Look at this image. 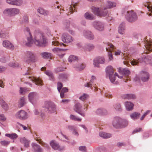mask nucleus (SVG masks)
Returning a JSON list of instances; mask_svg holds the SVG:
<instances>
[{"label":"nucleus","mask_w":152,"mask_h":152,"mask_svg":"<svg viewBox=\"0 0 152 152\" xmlns=\"http://www.w3.org/2000/svg\"><path fill=\"white\" fill-rule=\"evenodd\" d=\"M50 145L53 149L55 150H58L62 151L64 150L65 148L64 146L60 147L59 143L54 140L50 141Z\"/></svg>","instance_id":"nucleus-10"},{"label":"nucleus","mask_w":152,"mask_h":152,"mask_svg":"<svg viewBox=\"0 0 152 152\" xmlns=\"http://www.w3.org/2000/svg\"><path fill=\"white\" fill-rule=\"evenodd\" d=\"M84 47L86 50L90 51L93 50L95 46L93 44L88 43L86 44Z\"/></svg>","instance_id":"nucleus-37"},{"label":"nucleus","mask_w":152,"mask_h":152,"mask_svg":"<svg viewBox=\"0 0 152 152\" xmlns=\"http://www.w3.org/2000/svg\"><path fill=\"white\" fill-rule=\"evenodd\" d=\"M82 106L81 104L77 102L74 106V110L77 113L84 117L85 116V113L84 112L82 111Z\"/></svg>","instance_id":"nucleus-15"},{"label":"nucleus","mask_w":152,"mask_h":152,"mask_svg":"<svg viewBox=\"0 0 152 152\" xmlns=\"http://www.w3.org/2000/svg\"><path fill=\"white\" fill-rule=\"evenodd\" d=\"M37 11L40 14L43 15L44 16L47 15L48 14V12L47 11L45 10L44 9L41 8H39Z\"/></svg>","instance_id":"nucleus-45"},{"label":"nucleus","mask_w":152,"mask_h":152,"mask_svg":"<svg viewBox=\"0 0 152 152\" xmlns=\"http://www.w3.org/2000/svg\"><path fill=\"white\" fill-rule=\"evenodd\" d=\"M10 142L7 141L5 140L1 142V144L3 146H7L8 145L9 143Z\"/></svg>","instance_id":"nucleus-63"},{"label":"nucleus","mask_w":152,"mask_h":152,"mask_svg":"<svg viewBox=\"0 0 152 152\" xmlns=\"http://www.w3.org/2000/svg\"><path fill=\"white\" fill-rule=\"evenodd\" d=\"M106 44L107 46L106 48V51L108 53L109 60L110 61H113V58L111 51L114 50L115 47L113 45L109 42L107 43Z\"/></svg>","instance_id":"nucleus-11"},{"label":"nucleus","mask_w":152,"mask_h":152,"mask_svg":"<svg viewBox=\"0 0 152 152\" xmlns=\"http://www.w3.org/2000/svg\"><path fill=\"white\" fill-rule=\"evenodd\" d=\"M29 91V88H26L20 87L19 90L20 93L22 94H24L25 93Z\"/></svg>","instance_id":"nucleus-47"},{"label":"nucleus","mask_w":152,"mask_h":152,"mask_svg":"<svg viewBox=\"0 0 152 152\" xmlns=\"http://www.w3.org/2000/svg\"><path fill=\"white\" fill-rule=\"evenodd\" d=\"M135 95L132 94H125L122 95L121 98L124 99H130L135 98Z\"/></svg>","instance_id":"nucleus-28"},{"label":"nucleus","mask_w":152,"mask_h":152,"mask_svg":"<svg viewBox=\"0 0 152 152\" xmlns=\"http://www.w3.org/2000/svg\"><path fill=\"white\" fill-rule=\"evenodd\" d=\"M10 56L8 55H4V56L0 58V62L5 63L9 61L10 60Z\"/></svg>","instance_id":"nucleus-38"},{"label":"nucleus","mask_w":152,"mask_h":152,"mask_svg":"<svg viewBox=\"0 0 152 152\" xmlns=\"http://www.w3.org/2000/svg\"><path fill=\"white\" fill-rule=\"evenodd\" d=\"M6 1L9 4L17 6L21 5L23 3L22 0H6Z\"/></svg>","instance_id":"nucleus-23"},{"label":"nucleus","mask_w":152,"mask_h":152,"mask_svg":"<svg viewBox=\"0 0 152 152\" xmlns=\"http://www.w3.org/2000/svg\"><path fill=\"white\" fill-rule=\"evenodd\" d=\"M140 77L142 81L146 82L148 80L149 75L147 72L142 71L140 73Z\"/></svg>","instance_id":"nucleus-22"},{"label":"nucleus","mask_w":152,"mask_h":152,"mask_svg":"<svg viewBox=\"0 0 152 152\" xmlns=\"http://www.w3.org/2000/svg\"><path fill=\"white\" fill-rule=\"evenodd\" d=\"M147 8L148 9L149 11L151 12V13H148L147 15L149 16H152V7L149 6H147Z\"/></svg>","instance_id":"nucleus-59"},{"label":"nucleus","mask_w":152,"mask_h":152,"mask_svg":"<svg viewBox=\"0 0 152 152\" xmlns=\"http://www.w3.org/2000/svg\"><path fill=\"white\" fill-rule=\"evenodd\" d=\"M36 140L40 144L43 146L47 148H49V146L48 145V144L43 142L42 141V140L41 139L38 138L36 139Z\"/></svg>","instance_id":"nucleus-50"},{"label":"nucleus","mask_w":152,"mask_h":152,"mask_svg":"<svg viewBox=\"0 0 152 152\" xmlns=\"http://www.w3.org/2000/svg\"><path fill=\"white\" fill-rule=\"evenodd\" d=\"M83 34L84 37L89 40H93L94 38V35L92 32L88 30H84Z\"/></svg>","instance_id":"nucleus-18"},{"label":"nucleus","mask_w":152,"mask_h":152,"mask_svg":"<svg viewBox=\"0 0 152 152\" xmlns=\"http://www.w3.org/2000/svg\"><path fill=\"white\" fill-rule=\"evenodd\" d=\"M106 72L107 76H108L111 82L114 84H116V82H115V76H119L117 73H115L114 75L113 74L114 71L113 67L111 66H108L106 69Z\"/></svg>","instance_id":"nucleus-6"},{"label":"nucleus","mask_w":152,"mask_h":152,"mask_svg":"<svg viewBox=\"0 0 152 152\" xmlns=\"http://www.w3.org/2000/svg\"><path fill=\"white\" fill-rule=\"evenodd\" d=\"M107 8L96 7L94 6L91 7V9L94 13L98 16L105 17L108 20H111L112 17L110 16V13L107 10Z\"/></svg>","instance_id":"nucleus-2"},{"label":"nucleus","mask_w":152,"mask_h":152,"mask_svg":"<svg viewBox=\"0 0 152 152\" xmlns=\"http://www.w3.org/2000/svg\"><path fill=\"white\" fill-rule=\"evenodd\" d=\"M99 135L100 137L104 139L109 138L112 136V135L111 134L104 132H100L99 133Z\"/></svg>","instance_id":"nucleus-34"},{"label":"nucleus","mask_w":152,"mask_h":152,"mask_svg":"<svg viewBox=\"0 0 152 152\" xmlns=\"http://www.w3.org/2000/svg\"><path fill=\"white\" fill-rule=\"evenodd\" d=\"M20 103L19 106L20 107H23L26 103V100L24 97H22L21 98L20 101Z\"/></svg>","instance_id":"nucleus-55"},{"label":"nucleus","mask_w":152,"mask_h":152,"mask_svg":"<svg viewBox=\"0 0 152 152\" xmlns=\"http://www.w3.org/2000/svg\"><path fill=\"white\" fill-rule=\"evenodd\" d=\"M70 118L71 119L78 121H81V119L76 117L75 115H71L70 116Z\"/></svg>","instance_id":"nucleus-52"},{"label":"nucleus","mask_w":152,"mask_h":152,"mask_svg":"<svg viewBox=\"0 0 152 152\" xmlns=\"http://www.w3.org/2000/svg\"><path fill=\"white\" fill-rule=\"evenodd\" d=\"M114 108L118 111H121L122 110V108L120 104L117 103L114 105Z\"/></svg>","instance_id":"nucleus-54"},{"label":"nucleus","mask_w":152,"mask_h":152,"mask_svg":"<svg viewBox=\"0 0 152 152\" xmlns=\"http://www.w3.org/2000/svg\"><path fill=\"white\" fill-rule=\"evenodd\" d=\"M65 69L61 67H58L55 69V72L56 73H58L59 72L63 71Z\"/></svg>","instance_id":"nucleus-58"},{"label":"nucleus","mask_w":152,"mask_h":152,"mask_svg":"<svg viewBox=\"0 0 152 152\" xmlns=\"http://www.w3.org/2000/svg\"><path fill=\"white\" fill-rule=\"evenodd\" d=\"M118 71L120 73L126 75H129L130 73L129 71L126 68L121 69L120 68Z\"/></svg>","instance_id":"nucleus-32"},{"label":"nucleus","mask_w":152,"mask_h":152,"mask_svg":"<svg viewBox=\"0 0 152 152\" xmlns=\"http://www.w3.org/2000/svg\"><path fill=\"white\" fill-rule=\"evenodd\" d=\"M131 118L134 120L138 119L140 116V113L137 112H134L131 114L130 115Z\"/></svg>","instance_id":"nucleus-30"},{"label":"nucleus","mask_w":152,"mask_h":152,"mask_svg":"<svg viewBox=\"0 0 152 152\" xmlns=\"http://www.w3.org/2000/svg\"><path fill=\"white\" fill-rule=\"evenodd\" d=\"M105 60L103 57H99L95 58L93 60V64L95 66L99 67V64H103Z\"/></svg>","instance_id":"nucleus-16"},{"label":"nucleus","mask_w":152,"mask_h":152,"mask_svg":"<svg viewBox=\"0 0 152 152\" xmlns=\"http://www.w3.org/2000/svg\"><path fill=\"white\" fill-rule=\"evenodd\" d=\"M63 42L65 43H69L73 41L72 37L67 33H64L61 37Z\"/></svg>","instance_id":"nucleus-17"},{"label":"nucleus","mask_w":152,"mask_h":152,"mask_svg":"<svg viewBox=\"0 0 152 152\" xmlns=\"http://www.w3.org/2000/svg\"><path fill=\"white\" fill-rule=\"evenodd\" d=\"M125 16L126 20L130 22L135 21L137 18L135 13L132 10L127 11Z\"/></svg>","instance_id":"nucleus-8"},{"label":"nucleus","mask_w":152,"mask_h":152,"mask_svg":"<svg viewBox=\"0 0 152 152\" xmlns=\"http://www.w3.org/2000/svg\"><path fill=\"white\" fill-rule=\"evenodd\" d=\"M124 104L126 109L128 111H130L133 109L134 105L132 103L130 102L126 101Z\"/></svg>","instance_id":"nucleus-29"},{"label":"nucleus","mask_w":152,"mask_h":152,"mask_svg":"<svg viewBox=\"0 0 152 152\" xmlns=\"http://www.w3.org/2000/svg\"><path fill=\"white\" fill-rule=\"evenodd\" d=\"M5 135L12 139H15L18 137V135L15 133L6 134Z\"/></svg>","instance_id":"nucleus-49"},{"label":"nucleus","mask_w":152,"mask_h":152,"mask_svg":"<svg viewBox=\"0 0 152 152\" xmlns=\"http://www.w3.org/2000/svg\"><path fill=\"white\" fill-rule=\"evenodd\" d=\"M143 43L146 51L152 50V41L148 40V39H145L144 40ZM145 53H147V52L146 51Z\"/></svg>","instance_id":"nucleus-20"},{"label":"nucleus","mask_w":152,"mask_h":152,"mask_svg":"<svg viewBox=\"0 0 152 152\" xmlns=\"http://www.w3.org/2000/svg\"><path fill=\"white\" fill-rule=\"evenodd\" d=\"M96 79V77L94 76H92V79L90 81V82L89 83H87L84 84V86L86 87H91V88L92 89L91 87L92 86H94V85H92V83H93V80L94 79Z\"/></svg>","instance_id":"nucleus-41"},{"label":"nucleus","mask_w":152,"mask_h":152,"mask_svg":"<svg viewBox=\"0 0 152 152\" xmlns=\"http://www.w3.org/2000/svg\"><path fill=\"white\" fill-rule=\"evenodd\" d=\"M52 50L55 53H56L59 56L63 55L61 53L65 50V49L59 48H54Z\"/></svg>","instance_id":"nucleus-33"},{"label":"nucleus","mask_w":152,"mask_h":152,"mask_svg":"<svg viewBox=\"0 0 152 152\" xmlns=\"http://www.w3.org/2000/svg\"><path fill=\"white\" fill-rule=\"evenodd\" d=\"M28 18L27 16H24L23 18L22 22L23 23H26L28 22Z\"/></svg>","instance_id":"nucleus-62"},{"label":"nucleus","mask_w":152,"mask_h":152,"mask_svg":"<svg viewBox=\"0 0 152 152\" xmlns=\"http://www.w3.org/2000/svg\"><path fill=\"white\" fill-rule=\"evenodd\" d=\"M79 150L83 152H86V147L85 146H81L79 147Z\"/></svg>","instance_id":"nucleus-61"},{"label":"nucleus","mask_w":152,"mask_h":152,"mask_svg":"<svg viewBox=\"0 0 152 152\" xmlns=\"http://www.w3.org/2000/svg\"><path fill=\"white\" fill-rule=\"evenodd\" d=\"M9 65L10 67L15 68L18 67L19 64L17 62H10L9 63Z\"/></svg>","instance_id":"nucleus-56"},{"label":"nucleus","mask_w":152,"mask_h":152,"mask_svg":"<svg viewBox=\"0 0 152 152\" xmlns=\"http://www.w3.org/2000/svg\"><path fill=\"white\" fill-rule=\"evenodd\" d=\"M96 113L98 115H103L107 113V110L103 108H99L96 111Z\"/></svg>","instance_id":"nucleus-31"},{"label":"nucleus","mask_w":152,"mask_h":152,"mask_svg":"<svg viewBox=\"0 0 152 152\" xmlns=\"http://www.w3.org/2000/svg\"><path fill=\"white\" fill-rule=\"evenodd\" d=\"M70 25V22L69 20H65L64 23V27L65 29L69 28Z\"/></svg>","instance_id":"nucleus-51"},{"label":"nucleus","mask_w":152,"mask_h":152,"mask_svg":"<svg viewBox=\"0 0 152 152\" xmlns=\"http://www.w3.org/2000/svg\"><path fill=\"white\" fill-rule=\"evenodd\" d=\"M33 150L34 152H43L44 150L39 145L34 143L31 144Z\"/></svg>","instance_id":"nucleus-24"},{"label":"nucleus","mask_w":152,"mask_h":152,"mask_svg":"<svg viewBox=\"0 0 152 152\" xmlns=\"http://www.w3.org/2000/svg\"><path fill=\"white\" fill-rule=\"evenodd\" d=\"M144 62L146 64H149L152 66V55H148L145 53L143 54L141 58H139L137 60L133 59L131 62L133 65H136L138 64L139 62Z\"/></svg>","instance_id":"nucleus-3"},{"label":"nucleus","mask_w":152,"mask_h":152,"mask_svg":"<svg viewBox=\"0 0 152 152\" xmlns=\"http://www.w3.org/2000/svg\"><path fill=\"white\" fill-rule=\"evenodd\" d=\"M3 46L6 48L12 50L14 49V45L9 41L4 40L2 42Z\"/></svg>","instance_id":"nucleus-21"},{"label":"nucleus","mask_w":152,"mask_h":152,"mask_svg":"<svg viewBox=\"0 0 152 152\" xmlns=\"http://www.w3.org/2000/svg\"><path fill=\"white\" fill-rule=\"evenodd\" d=\"M58 38H55L54 39H53V41L52 42V44L55 46L64 45V44L62 43H59L58 40Z\"/></svg>","instance_id":"nucleus-46"},{"label":"nucleus","mask_w":152,"mask_h":152,"mask_svg":"<svg viewBox=\"0 0 152 152\" xmlns=\"http://www.w3.org/2000/svg\"><path fill=\"white\" fill-rule=\"evenodd\" d=\"M45 74L49 77L50 80H54V78L53 73L49 70H47L45 72Z\"/></svg>","instance_id":"nucleus-43"},{"label":"nucleus","mask_w":152,"mask_h":152,"mask_svg":"<svg viewBox=\"0 0 152 152\" xmlns=\"http://www.w3.org/2000/svg\"><path fill=\"white\" fill-rule=\"evenodd\" d=\"M19 12V10L17 8H7L3 11L4 15L7 16H12L18 14Z\"/></svg>","instance_id":"nucleus-9"},{"label":"nucleus","mask_w":152,"mask_h":152,"mask_svg":"<svg viewBox=\"0 0 152 152\" xmlns=\"http://www.w3.org/2000/svg\"><path fill=\"white\" fill-rule=\"evenodd\" d=\"M6 36L5 31L3 30H0V37L4 38Z\"/></svg>","instance_id":"nucleus-57"},{"label":"nucleus","mask_w":152,"mask_h":152,"mask_svg":"<svg viewBox=\"0 0 152 152\" xmlns=\"http://www.w3.org/2000/svg\"><path fill=\"white\" fill-rule=\"evenodd\" d=\"M142 131V129L141 128H137L133 131L132 134L136 133L138 132H140Z\"/></svg>","instance_id":"nucleus-64"},{"label":"nucleus","mask_w":152,"mask_h":152,"mask_svg":"<svg viewBox=\"0 0 152 152\" xmlns=\"http://www.w3.org/2000/svg\"><path fill=\"white\" fill-rule=\"evenodd\" d=\"M37 93L34 92H30L29 93L28 97L30 102L33 104H34L35 102L38 98Z\"/></svg>","instance_id":"nucleus-19"},{"label":"nucleus","mask_w":152,"mask_h":152,"mask_svg":"<svg viewBox=\"0 0 152 152\" xmlns=\"http://www.w3.org/2000/svg\"><path fill=\"white\" fill-rule=\"evenodd\" d=\"M88 95L86 94H83L81 96L79 97V99L82 101H84L86 100L87 98Z\"/></svg>","instance_id":"nucleus-60"},{"label":"nucleus","mask_w":152,"mask_h":152,"mask_svg":"<svg viewBox=\"0 0 152 152\" xmlns=\"http://www.w3.org/2000/svg\"><path fill=\"white\" fill-rule=\"evenodd\" d=\"M16 117L21 120H25L28 118L27 113L23 110H20L17 112Z\"/></svg>","instance_id":"nucleus-13"},{"label":"nucleus","mask_w":152,"mask_h":152,"mask_svg":"<svg viewBox=\"0 0 152 152\" xmlns=\"http://www.w3.org/2000/svg\"><path fill=\"white\" fill-rule=\"evenodd\" d=\"M41 55L42 58L44 59L50 58L52 56L51 53L47 52L41 53Z\"/></svg>","instance_id":"nucleus-39"},{"label":"nucleus","mask_w":152,"mask_h":152,"mask_svg":"<svg viewBox=\"0 0 152 152\" xmlns=\"http://www.w3.org/2000/svg\"><path fill=\"white\" fill-rule=\"evenodd\" d=\"M84 16L86 19L88 20H92L95 19V17L94 15L89 12L86 13L84 15Z\"/></svg>","instance_id":"nucleus-35"},{"label":"nucleus","mask_w":152,"mask_h":152,"mask_svg":"<svg viewBox=\"0 0 152 152\" xmlns=\"http://www.w3.org/2000/svg\"><path fill=\"white\" fill-rule=\"evenodd\" d=\"M125 23L123 22L120 24L118 28V31L119 34H123L124 33L125 30Z\"/></svg>","instance_id":"nucleus-36"},{"label":"nucleus","mask_w":152,"mask_h":152,"mask_svg":"<svg viewBox=\"0 0 152 152\" xmlns=\"http://www.w3.org/2000/svg\"><path fill=\"white\" fill-rule=\"evenodd\" d=\"M20 141L22 143L24 144L25 147L28 148L29 146L30 141L26 139L24 137H22L20 138Z\"/></svg>","instance_id":"nucleus-27"},{"label":"nucleus","mask_w":152,"mask_h":152,"mask_svg":"<svg viewBox=\"0 0 152 152\" xmlns=\"http://www.w3.org/2000/svg\"><path fill=\"white\" fill-rule=\"evenodd\" d=\"M68 75L65 73H61L59 75L58 78L61 81H63L66 79Z\"/></svg>","instance_id":"nucleus-44"},{"label":"nucleus","mask_w":152,"mask_h":152,"mask_svg":"<svg viewBox=\"0 0 152 152\" xmlns=\"http://www.w3.org/2000/svg\"><path fill=\"white\" fill-rule=\"evenodd\" d=\"M86 64H81L77 63L75 64H74L73 67L75 69L78 71H81L84 69L86 67Z\"/></svg>","instance_id":"nucleus-26"},{"label":"nucleus","mask_w":152,"mask_h":152,"mask_svg":"<svg viewBox=\"0 0 152 152\" xmlns=\"http://www.w3.org/2000/svg\"><path fill=\"white\" fill-rule=\"evenodd\" d=\"M116 4L114 2L110 1H108L107 2L106 8H107L111 9L116 7Z\"/></svg>","instance_id":"nucleus-42"},{"label":"nucleus","mask_w":152,"mask_h":152,"mask_svg":"<svg viewBox=\"0 0 152 152\" xmlns=\"http://www.w3.org/2000/svg\"><path fill=\"white\" fill-rule=\"evenodd\" d=\"M43 107L45 111L49 113H54L56 111V109L55 104L50 101L45 102Z\"/></svg>","instance_id":"nucleus-5"},{"label":"nucleus","mask_w":152,"mask_h":152,"mask_svg":"<svg viewBox=\"0 0 152 152\" xmlns=\"http://www.w3.org/2000/svg\"><path fill=\"white\" fill-rule=\"evenodd\" d=\"M25 57L24 61L29 64L31 63L35 62L36 61L35 55L34 53L31 51H26L25 53Z\"/></svg>","instance_id":"nucleus-7"},{"label":"nucleus","mask_w":152,"mask_h":152,"mask_svg":"<svg viewBox=\"0 0 152 152\" xmlns=\"http://www.w3.org/2000/svg\"><path fill=\"white\" fill-rule=\"evenodd\" d=\"M24 31L26 34H28V36L27 37V41L25 43L26 46H31L33 43L38 46L45 47V46L46 39L42 33L36 32L34 39L33 41L29 28L26 27L25 28Z\"/></svg>","instance_id":"nucleus-1"},{"label":"nucleus","mask_w":152,"mask_h":152,"mask_svg":"<svg viewBox=\"0 0 152 152\" xmlns=\"http://www.w3.org/2000/svg\"><path fill=\"white\" fill-rule=\"evenodd\" d=\"M31 72L29 71L28 70L26 72L23 74V75H31ZM28 78L31 79V80L33 82L35 83V84L39 85V86H41L42 85V81L39 78H36L34 77H32L31 76H29L28 77Z\"/></svg>","instance_id":"nucleus-12"},{"label":"nucleus","mask_w":152,"mask_h":152,"mask_svg":"<svg viewBox=\"0 0 152 152\" xmlns=\"http://www.w3.org/2000/svg\"><path fill=\"white\" fill-rule=\"evenodd\" d=\"M113 126L116 128H124L128 125V121L119 117H115L113 118L112 122Z\"/></svg>","instance_id":"nucleus-4"},{"label":"nucleus","mask_w":152,"mask_h":152,"mask_svg":"<svg viewBox=\"0 0 152 152\" xmlns=\"http://www.w3.org/2000/svg\"><path fill=\"white\" fill-rule=\"evenodd\" d=\"M68 61L70 62H72L75 63L78 60V57L76 56L71 55L68 58Z\"/></svg>","instance_id":"nucleus-40"},{"label":"nucleus","mask_w":152,"mask_h":152,"mask_svg":"<svg viewBox=\"0 0 152 152\" xmlns=\"http://www.w3.org/2000/svg\"><path fill=\"white\" fill-rule=\"evenodd\" d=\"M79 0H72V5H70L68 7H67V10H69V11H70L71 12L70 14L73 13L74 12V10L75 9V7L76 6L77 3L79 1Z\"/></svg>","instance_id":"nucleus-25"},{"label":"nucleus","mask_w":152,"mask_h":152,"mask_svg":"<svg viewBox=\"0 0 152 152\" xmlns=\"http://www.w3.org/2000/svg\"><path fill=\"white\" fill-rule=\"evenodd\" d=\"M92 25L96 29L99 31H102L104 30V24L102 22L95 21L93 23Z\"/></svg>","instance_id":"nucleus-14"},{"label":"nucleus","mask_w":152,"mask_h":152,"mask_svg":"<svg viewBox=\"0 0 152 152\" xmlns=\"http://www.w3.org/2000/svg\"><path fill=\"white\" fill-rule=\"evenodd\" d=\"M66 128L72 132L75 130H76V127L74 125H68L67 126Z\"/></svg>","instance_id":"nucleus-53"},{"label":"nucleus","mask_w":152,"mask_h":152,"mask_svg":"<svg viewBox=\"0 0 152 152\" xmlns=\"http://www.w3.org/2000/svg\"><path fill=\"white\" fill-rule=\"evenodd\" d=\"M0 103L2 107L5 110L8 109V106L6 103L3 100L0 101Z\"/></svg>","instance_id":"nucleus-48"}]
</instances>
